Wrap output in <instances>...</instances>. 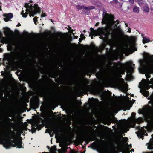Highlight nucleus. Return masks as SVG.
I'll list each match as a JSON object with an SVG mask.
<instances>
[{
    "label": "nucleus",
    "mask_w": 153,
    "mask_h": 153,
    "mask_svg": "<svg viewBox=\"0 0 153 153\" xmlns=\"http://www.w3.org/2000/svg\"><path fill=\"white\" fill-rule=\"evenodd\" d=\"M28 8L29 9L30 12L31 13L34 12L35 11H38L39 9H41L40 7L36 4H34V6L30 4Z\"/></svg>",
    "instance_id": "6"
},
{
    "label": "nucleus",
    "mask_w": 153,
    "mask_h": 153,
    "mask_svg": "<svg viewBox=\"0 0 153 153\" xmlns=\"http://www.w3.org/2000/svg\"><path fill=\"white\" fill-rule=\"evenodd\" d=\"M139 62L140 65L145 66L144 62L143 61L139 60Z\"/></svg>",
    "instance_id": "31"
},
{
    "label": "nucleus",
    "mask_w": 153,
    "mask_h": 153,
    "mask_svg": "<svg viewBox=\"0 0 153 153\" xmlns=\"http://www.w3.org/2000/svg\"><path fill=\"white\" fill-rule=\"evenodd\" d=\"M76 8L79 10L82 9H85L87 11H89V10H92L95 8L94 6H90L87 7H85L84 5H77L76 6Z\"/></svg>",
    "instance_id": "7"
},
{
    "label": "nucleus",
    "mask_w": 153,
    "mask_h": 153,
    "mask_svg": "<svg viewBox=\"0 0 153 153\" xmlns=\"http://www.w3.org/2000/svg\"><path fill=\"white\" fill-rule=\"evenodd\" d=\"M90 35L94 36H97V31L96 30H94L93 28H90Z\"/></svg>",
    "instance_id": "11"
},
{
    "label": "nucleus",
    "mask_w": 153,
    "mask_h": 153,
    "mask_svg": "<svg viewBox=\"0 0 153 153\" xmlns=\"http://www.w3.org/2000/svg\"><path fill=\"white\" fill-rule=\"evenodd\" d=\"M41 73H42V74H43V71H41Z\"/></svg>",
    "instance_id": "63"
},
{
    "label": "nucleus",
    "mask_w": 153,
    "mask_h": 153,
    "mask_svg": "<svg viewBox=\"0 0 153 153\" xmlns=\"http://www.w3.org/2000/svg\"><path fill=\"white\" fill-rule=\"evenodd\" d=\"M30 3H32V2H33V1H31H31H30Z\"/></svg>",
    "instance_id": "64"
},
{
    "label": "nucleus",
    "mask_w": 153,
    "mask_h": 153,
    "mask_svg": "<svg viewBox=\"0 0 153 153\" xmlns=\"http://www.w3.org/2000/svg\"><path fill=\"white\" fill-rule=\"evenodd\" d=\"M70 153H76L74 151H71Z\"/></svg>",
    "instance_id": "54"
},
{
    "label": "nucleus",
    "mask_w": 153,
    "mask_h": 153,
    "mask_svg": "<svg viewBox=\"0 0 153 153\" xmlns=\"http://www.w3.org/2000/svg\"><path fill=\"white\" fill-rule=\"evenodd\" d=\"M22 142L20 140H18L17 142V143L16 144V146H18V147L19 148H22Z\"/></svg>",
    "instance_id": "23"
},
{
    "label": "nucleus",
    "mask_w": 153,
    "mask_h": 153,
    "mask_svg": "<svg viewBox=\"0 0 153 153\" xmlns=\"http://www.w3.org/2000/svg\"><path fill=\"white\" fill-rule=\"evenodd\" d=\"M150 56L151 57L153 58H149L147 53H146L145 58L147 60L149 64V69L151 72H153V55L151 56L150 55Z\"/></svg>",
    "instance_id": "3"
},
{
    "label": "nucleus",
    "mask_w": 153,
    "mask_h": 153,
    "mask_svg": "<svg viewBox=\"0 0 153 153\" xmlns=\"http://www.w3.org/2000/svg\"><path fill=\"white\" fill-rule=\"evenodd\" d=\"M82 40V38H80L79 39V42H81Z\"/></svg>",
    "instance_id": "52"
},
{
    "label": "nucleus",
    "mask_w": 153,
    "mask_h": 153,
    "mask_svg": "<svg viewBox=\"0 0 153 153\" xmlns=\"http://www.w3.org/2000/svg\"><path fill=\"white\" fill-rule=\"evenodd\" d=\"M57 92L54 89H51L48 91L46 94L45 96L47 97H53L57 95Z\"/></svg>",
    "instance_id": "5"
},
{
    "label": "nucleus",
    "mask_w": 153,
    "mask_h": 153,
    "mask_svg": "<svg viewBox=\"0 0 153 153\" xmlns=\"http://www.w3.org/2000/svg\"><path fill=\"white\" fill-rule=\"evenodd\" d=\"M63 129L61 127L56 126L54 127L52 131H53V133L57 134L59 132H61Z\"/></svg>",
    "instance_id": "8"
},
{
    "label": "nucleus",
    "mask_w": 153,
    "mask_h": 153,
    "mask_svg": "<svg viewBox=\"0 0 153 153\" xmlns=\"http://www.w3.org/2000/svg\"><path fill=\"white\" fill-rule=\"evenodd\" d=\"M85 75H86L88 76L91 73V71L89 70H86L85 72Z\"/></svg>",
    "instance_id": "27"
},
{
    "label": "nucleus",
    "mask_w": 153,
    "mask_h": 153,
    "mask_svg": "<svg viewBox=\"0 0 153 153\" xmlns=\"http://www.w3.org/2000/svg\"><path fill=\"white\" fill-rule=\"evenodd\" d=\"M118 2L117 0H114L110 2V4L112 5H114V4H117Z\"/></svg>",
    "instance_id": "30"
},
{
    "label": "nucleus",
    "mask_w": 153,
    "mask_h": 153,
    "mask_svg": "<svg viewBox=\"0 0 153 153\" xmlns=\"http://www.w3.org/2000/svg\"><path fill=\"white\" fill-rule=\"evenodd\" d=\"M38 11H35V12H33V13H31L30 14V16H32L33 17L35 15H36L37 13H40V11H41V9H38Z\"/></svg>",
    "instance_id": "22"
},
{
    "label": "nucleus",
    "mask_w": 153,
    "mask_h": 153,
    "mask_svg": "<svg viewBox=\"0 0 153 153\" xmlns=\"http://www.w3.org/2000/svg\"><path fill=\"white\" fill-rule=\"evenodd\" d=\"M47 16V15L45 13H42L41 15L42 17H45Z\"/></svg>",
    "instance_id": "43"
},
{
    "label": "nucleus",
    "mask_w": 153,
    "mask_h": 153,
    "mask_svg": "<svg viewBox=\"0 0 153 153\" xmlns=\"http://www.w3.org/2000/svg\"><path fill=\"white\" fill-rule=\"evenodd\" d=\"M5 15L8 18L7 21H9L10 19H11L13 16V15L12 13H9L7 14H5Z\"/></svg>",
    "instance_id": "20"
},
{
    "label": "nucleus",
    "mask_w": 153,
    "mask_h": 153,
    "mask_svg": "<svg viewBox=\"0 0 153 153\" xmlns=\"http://www.w3.org/2000/svg\"><path fill=\"white\" fill-rule=\"evenodd\" d=\"M128 32H131V29L130 28H129L128 30Z\"/></svg>",
    "instance_id": "57"
},
{
    "label": "nucleus",
    "mask_w": 153,
    "mask_h": 153,
    "mask_svg": "<svg viewBox=\"0 0 153 153\" xmlns=\"http://www.w3.org/2000/svg\"><path fill=\"white\" fill-rule=\"evenodd\" d=\"M150 40L149 39L147 38L146 37H143V44H145L146 43H148L150 42Z\"/></svg>",
    "instance_id": "19"
},
{
    "label": "nucleus",
    "mask_w": 153,
    "mask_h": 153,
    "mask_svg": "<svg viewBox=\"0 0 153 153\" xmlns=\"http://www.w3.org/2000/svg\"><path fill=\"white\" fill-rule=\"evenodd\" d=\"M6 121L8 120L9 121H11V119L10 118H9L7 117L6 118Z\"/></svg>",
    "instance_id": "48"
},
{
    "label": "nucleus",
    "mask_w": 153,
    "mask_h": 153,
    "mask_svg": "<svg viewBox=\"0 0 153 153\" xmlns=\"http://www.w3.org/2000/svg\"><path fill=\"white\" fill-rule=\"evenodd\" d=\"M83 32L85 33L86 32V30H84Z\"/></svg>",
    "instance_id": "62"
},
{
    "label": "nucleus",
    "mask_w": 153,
    "mask_h": 153,
    "mask_svg": "<svg viewBox=\"0 0 153 153\" xmlns=\"http://www.w3.org/2000/svg\"><path fill=\"white\" fill-rule=\"evenodd\" d=\"M8 134L7 138L0 136V144H3L4 146L7 149L11 146H16V144L19 140L16 139L15 132L11 131L10 133Z\"/></svg>",
    "instance_id": "1"
},
{
    "label": "nucleus",
    "mask_w": 153,
    "mask_h": 153,
    "mask_svg": "<svg viewBox=\"0 0 153 153\" xmlns=\"http://www.w3.org/2000/svg\"><path fill=\"white\" fill-rule=\"evenodd\" d=\"M133 11L135 13L138 14L139 12V8L137 6H134Z\"/></svg>",
    "instance_id": "18"
},
{
    "label": "nucleus",
    "mask_w": 153,
    "mask_h": 153,
    "mask_svg": "<svg viewBox=\"0 0 153 153\" xmlns=\"http://www.w3.org/2000/svg\"><path fill=\"white\" fill-rule=\"evenodd\" d=\"M118 120L114 117L111 119V121L112 123H114L116 121H118Z\"/></svg>",
    "instance_id": "26"
},
{
    "label": "nucleus",
    "mask_w": 153,
    "mask_h": 153,
    "mask_svg": "<svg viewBox=\"0 0 153 153\" xmlns=\"http://www.w3.org/2000/svg\"><path fill=\"white\" fill-rule=\"evenodd\" d=\"M151 102H152V105L153 106V98L151 99V101H149L148 103H150Z\"/></svg>",
    "instance_id": "44"
},
{
    "label": "nucleus",
    "mask_w": 153,
    "mask_h": 153,
    "mask_svg": "<svg viewBox=\"0 0 153 153\" xmlns=\"http://www.w3.org/2000/svg\"><path fill=\"white\" fill-rule=\"evenodd\" d=\"M85 38V36H83V39H84Z\"/></svg>",
    "instance_id": "59"
},
{
    "label": "nucleus",
    "mask_w": 153,
    "mask_h": 153,
    "mask_svg": "<svg viewBox=\"0 0 153 153\" xmlns=\"http://www.w3.org/2000/svg\"><path fill=\"white\" fill-rule=\"evenodd\" d=\"M102 16L103 18L102 19V22L104 24H107L110 23H112L116 27L117 29H120V25L117 26V25L119 24V21L117 20L115 21L114 20V16L112 14H109L107 13L106 12H103Z\"/></svg>",
    "instance_id": "2"
},
{
    "label": "nucleus",
    "mask_w": 153,
    "mask_h": 153,
    "mask_svg": "<svg viewBox=\"0 0 153 153\" xmlns=\"http://www.w3.org/2000/svg\"><path fill=\"white\" fill-rule=\"evenodd\" d=\"M122 64L120 61H118L117 62H114V65L115 67L117 69H119L121 67H120V65Z\"/></svg>",
    "instance_id": "16"
},
{
    "label": "nucleus",
    "mask_w": 153,
    "mask_h": 153,
    "mask_svg": "<svg viewBox=\"0 0 153 153\" xmlns=\"http://www.w3.org/2000/svg\"><path fill=\"white\" fill-rule=\"evenodd\" d=\"M42 127V124H39L38 126L36 128H37V130L38 129V130H40Z\"/></svg>",
    "instance_id": "32"
},
{
    "label": "nucleus",
    "mask_w": 153,
    "mask_h": 153,
    "mask_svg": "<svg viewBox=\"0 0 153 153\" xmlns=\"http://www.w3.org/2000/svg\"><path fill=\"white\" fill-rule=\"evenodd\" d=\"M145 76L146 79L149 78L151 77V75L150 74H145Z\"/></svg>",
    "instance_id": "37"
},
{
    "label": "nucleus",
    "mask_w": 153,
    "mask_h": 153,
    "mask_svg": "<svg viewBox=\"0 0 153 153\" xmlns=\"http://www.w3.org/2000/svg\"><path fill=\"white\" fill-rule=\"evenodd\" d=\"M4 32L6 36H10L13 33V32L7 27L4 28Z\"/></svg>",
    "instance_id": "9"
},
{
    "label": "nucleus",
    "mask_w": 153,
    "mask_h": 153,
    "mask_svg": "<svg viewBox=\"0 0 153 153\" xmlns=\"http://www.w3.org/2000/svg\"><path fill=\"white\" fill-rule=\"evenodd\" d=\"M39 124L37 123V122H36V123H35L34 124H33V126H35V127H36V128L38 126Z\"/></svg>",
    "instance_id": "42"
},
{
    "label": "nucleus",
    "mask_w": 153,
    "mask_h": 153,
    "mask_svg": "<svg viewBox=\"0 0 153 153\" xmlns=\"http://www.w3.org/2000/svg\"><path fill=\"white\" fill-rule=\"evenodd\" d=\"M37 130V128H32L31 132L33 133H35L36 132Z\"/></svg>",
    "instance_id": "36"
},
{
    "label": "nucleus",
    "mask_w": 153,
    "mask_h": 153,
    "mask_svg": "<svg viewBox=\"0 0 153 153\" xmlns=\"http://www.w3.org/2000/svg\"><path fill=\"white\" fill-rule=\"evenodd\" d=\"M126 145L128 146V147L130 149H131V148L132 147L131 145H128V144L127 143L126 144Z\"/></svg>",
    "instance_id": "47"
},
{
    "label": "nucleus",
    "mask_w": 153,
    "mask_h": 153,
    "mask_svg": "<svg viewBox=\"0 0 153 153\" xmlns=\"http://www.w3.org/2000/svg\"><path fill=\"white\" fill-rule=\"evenodd\" d=\"M126 65L127 66L131 68H133L132 65L135 66V64H133L132 63L128 62L126 63Z\"/></svg>",
    "instance_id": "24"
},
{
    "label": "nucleus",
    "mask_w": 153,
    "mask_h": 153,
    "mask_svg": "<svg viewBox=\"0 0 153 153\" xmlns=\"http://www.w3.org/2000/svg\"><path fill=\"white\" fill-rule=\"evenodd\" d=\"M58 76L57 72L56 71H53L51 74L50 77L52 78H56Z\"/></svg>",
    "instance_id": "13"
},
{
    "label": "nucleus",
    "mask_w": 153,
    "mask_h": 153,
    "mask_svg": "<svg viewBox=\"0 0 153 153\" xmlns=\"http://www.w3.org/2000/svg\"><path fill=\"white\" fill-rule=\"evenodd\" d=\"M122 153H130V152L128 151H125L123 152Z\"/></svg>",
    "instance_id": "51"
},
{
    "label": "nucleus",
    "mask_w": 153,
    "mask_h": 153,
    "mask_svg": "<svg viewBox=\"0 0 153 153\" xmlns=\"http://www.w3.org/2000/svg\"><path fill=\"white\" fill-rule=\"evenodd\" d=\"M89 86L88 85H86L82 88V89L85 91H87L89 89Z\"/></svg>",
    "instance_id": "25"
},
{
    "label": "nucleus",
    "mask_w": 153,
    "mask_h": 153,
    "mask_svg": "<svg viewBox=\"0 0 153 153\" xmlns=\"http://www.w3.org/2000/svg\"><path fill=\"white\" fill-rule=\"evenodd\" d=\"M146 92H147V91H145V92H143V93H142L143 95H145V94H145V93H146Z\"/></svg>",
    "instance_id": "55"
},
{
    "label": "nucleus",
    "mask_w": 153,
    "mask_h": 153,
    "mask_svg": "<svg viewBox=\"0 0 153 153\" xmlns=\"http://www.w3.org/2000/svg\"><path fill=\"white\" fill-rule=\"evenodd\" d=\"M37 18H38L37 17H35L33 18V20L34 21V23L35 24H36V22L37 21Z\"/></svg>",
    "instance_id": "39"
},
{
    "label": "nucleus",
    "mask_w": 153,
    "mask_h": 153,
    "mask_svg": "<svg viewBox=\"0 0 153 153\" xmlns=\"http://www.w3.org/2000/svg\"><path fill=\"white\" fill-rule=\"evenodd\" d=\"M51 149L53 150H55L56 149V147L55 146H53L51 147Z\"/></svg>",
    "instance_id": "49"
},
{
    "label": "nucleus",
    "mask_w": 153,
    "mask_h": 153,
    "mask_svg": "<svg viewBox=\"0 0 153 153\" xmlns=\"http://www.w3.org/2000/svg\"><path fill=\"white\" fill-rule=\"evenodd\" d=\"M97 75L99 76H100L101 75V73L100 71L97 72L96 73Z\"/></svg>",
    "instance_id": "45"
},
{
    "label": "nucleus",
    "mask_w": 153,
    "mask_h": 153,
    "mask_svg": "<svg viewBox=\"0 0 153 153\" xmlns=\"http://www.w3.org/2000/svg\"><path fill=\"white\" fill-rule=\"evenodd\" d=\"M88 47L89 49L92 50H94L97 48L93 43H92Z\"/></svg>",
    "instance_id": "15"
},
{
    "label": "nucleus",
    "mask_w": 153,
    "mask_h": 153,
    "mask_svg": "<svg viewBox=\"0 0 153 153\" xmlns=\"http://www.w3.org/2000/svg\"><path fill=\"white\" fill-rule=\"evenodd\" d=\"M143 132H143L142 131H139L138 134L137 135L139 137H140L142 139H143V135L145 134V133L146 132V131L144 130Z\"/></svg>",
    "instance_id": "14"
},
{
    "label": "nucleus",
    "mask_w": 153,
    "mask_h": 153,
    "mask_svg": "<svg viewBox=\"0 0 153 153\" xmlns=\"http://www.w3.org/2000/svg\"><path fill=\"white\" fill-rule=\"evenodd\" d=\"M91 75H92V74H91H91H89V75H88V76H91Z\"/></svg>",
    "instance_id": "60"
},
{
    "label": "nucleus",
    "mask_w": 153,
    "mask_h": 153,
    "mask_svg": "<svg viewBox=\"0 0 153 153\" xmlns=\"http://www.w3.org/2000/svg\"><path fill=\"white\" fill-rule=\"evenodd\" d=\"M147 81L149 84H153V78L151 79L150 81H149L148 79H147Z\"/></svg>",
    "instance_id": "34"
},
{
    "label": "nucleus",
    "mask_w": 153,
    "mask_h": 153,
    "mask_svg": "<svg viewBox=\"0 0 153 153\" xmlns=\"http://www.w3.org/2000/svg\"><path fill=\"white\" fill-rule=\"evenodd\" d=\"M70 43H71L70 42H66L64 44V46L65 47H67L69 46V45Z\"/></svg>",
    "instance_id": "33"
},
{
    "label": "nucleus",
    "mask_w": 153,
    "mask_h": 153,
    "mask_svg": "<svg viewBox=\"0 0 153 153\" xmlns=\"http://www.w3.org/2000/svg\"><path fill=\"white\" fill-rule=\"evenodd\" d=\"M21 25L19 23V24L16 25L17 27H19V26H21Z\"/></svg>",
    "instance_id": "53"
},
{
    "label": "nucleus",
    "mask_w": 153,
    "mask_h": 153,
    "mask_svg": "<svg viewBox=\"0 0 153 153\" xmlns=\"http://www.w3.org/2000/svg\"><path fill=\"white\" fill-rule=\"evenodd\" d=\"M26 12L25 13H24V11L23 10H22L21 13V14L22 15V17L24 18H26L27 16V15L29 13L28 12H30V10L28 8H26Z\"/></svg>",
    "instance_id": "12"
},
{
    "label": "nucleus",
    "mask_w": 153,
    "mask_h": 153,
    "mask_svg": "<svg viewBox=\"0 0 153 153\" xmlns=\"http://www.w3.org/2000/svg\"><path fill=\"white\" fill-rule=\"evenodd\" d=\"M128 1L130 4H132L134 3V0H129Z\"/></svg>",
    "instance_id": "38"
},
{
    "label": "nucleus",
    "mask_w": 153,
    "mask_h": 153,
    "mask_svg": "<svg viewBox=\"0 0 153 153\" xmlns=\"http://www.w3.org/2000/svg\"><path fill=\"white\" fill-rule=\"evenodd\" d=\"M143 9L144 11L146 12H149V8L147 4H146L145 6H143Z\"/></svg>",
    "instance_id": "17"
},
{
    "label": "nucleus",
    "mask_w": 153,
    "mask_h": 153,
    "mask_svg": "<svg viewBox=\"0 0 153 153\" xmlns=\"http://www.w3.org/2000/svg\"><path fill=\"white\" fill-rule=\"evenodd\" d=\"M80 139L82 141L85 140L87 143H88L90 141L95 140L97 139V138L95 135L92 134L90 137L83 136L82 137H80Z\"/></svg>",
    "instance_id": "4"
},
{
    "label": "nucleus",
    "mask_w": 153,
    "mask_h": 153,
    "mask_svg": "<svg viewBox=\"0 0 153 153\" xmlns=\"http://www.w3.org/2000/svg\"><path fill=\"white\" fill-rule=\"evenodd\" d=\"M98 143L97 142H94L92 143V145L93 147H96L98 146Z\"/></svg>",
    "instance_id": "29"
},
{
    "label": "nucleus",
    "mask_w": 153,
    "mask_h": 153,
    "mask_svg": "<svg viewBox=\"0 0 153 153\" xmlns=\"http://www.w3.org/2000/svg\"><path fill=\"white\" fill-rule=\"evenodd\" d=\"M1 42L2 43H4V42H3V40H2L1 41Z\"/></svg>",
    "instance_id": "61"
},
{
    "label": "nucleus",
    "mask_w": 153,
    "mask_h": 153,
    "mask_svg": "<svg viewBox=\"0 0 153 153\" xmlns=\"http://www.w3.org/2000/svg\"><path fill=\"white\" fill-rule=\"evenodd\" d=\"M131 151H133V152H134V149H131Z\"/></svg>",
    "instance_id": "58"
},
{
    "label": "nucleus",
    "mask_w": 153,
    "mask_h": 153,
    "mask_svg": "<svg viewBox=\"0 0 153 153\" xmlns=\"http://www.w3.org/2000/svg\"><path fill=\"white\" fill-rule=\"evenodd\" d=\"M4 17H5V18L4 19V20L5 22L8 21H7V20L8 19V18L5 15V14L4 15Z\"/></svg>",
    "instance_id": "41"
},
{
    "label": "nucleus",
    "mask_w": 153,
    "mask_h": 153,
    "mask_svg": "<svg viewBox=\"0 0 153 153\" xmlns=\"http://www.w3.org/2000/svg\"><path fill=\"white\" fill-rule=\"evenodd\" d=\"M99 22H97V23H96V24H95V26H98L99 25Z\"/></svg>",
    "instance_id": "50"
},
{
    "label": "nucleus",
    "mask_w": 153,
    "mask_h": 153,
    "mask_svg": "<svg viewBox=\"0 0 153 153\" xmlns=\"http://www.w3.org/2000/svg\"><path fill=\"white\" fill-rule=\"evenodd\" d=\"M29 3H25V4L24 7L26 8H28L30 6L29 5Z\"/></svg>",
    "instance_id": "40"
},
{
    "label": "nucleus",
    "mask_w": 153,
    "mask_h": 153,
    "mask_svg": "<svg viewBox=\"0 0 153 153\" xmlns=\"http://www.w3.org/2000/svg\"><path fill=\"white\" fill-rule=\"evenodd\" d=\"M85 10H86L85 9H83V10H82V13H86V11H85Z\"/></svg>",
    "instance_id": "46"
},
{
    "label": "nucleus",
    "mask_w": 153,
    "mask_h": 153,
    "mask_svg": "<svg viewBox=\"0 0 153 153\" xmlns=\"http://www.w3.org/2000/svg\"><path fill=\"white\" fill-rule=\"evenodd\" d=\"M151 136L152 138V139H151L150 140V142L146 144V145H148V149H153V134L151 135Z\"/></svg>",
    "instance_id": "10"
},
{
    "label": "nucleus",
    "mask_w": 153,
    "mask_h": 153,
    "mask_svg": "<svg viewBox=\"0 0 153 153\" xmlns=\"http://www.w3.org/2000/svg\"><path fill=\"white\" fill-rule=\"evenodd\" d=\"M77 38H78L77 36H74V39H77Z\"/></svg>",
    "instance_id": "56"
},
{
    "label": "nucleus",
    "mask_w": 153,
    "mask_h": 153,
    "mask_svg": "<svg viewBox=\"0 0 153 153\" xmlns=\"http://www.w3.org/2000/svg\"><path fill=\"white\" fill-rule=\"evenodd\" d=\"M135 115L136 113L134 112H132L131 114V116L134 119H135Z\"/></svg>",
    "instance_id": "35"
},
{
    "label": "nucleus",
    "mask_w": 153,
    "mask_h": 153,
    "mask_svg": "<svg viewBox=\"0 0 153 153\" xmlns=\"http://www.w3.org/2000/svg\"><path fill=\"white\" fill-rule=\"evenodd\" d=\"M137 2L140 6H142L144 4L143 0H137Z\"/></svg>",
    "instance_id": "21"
},
{
    "label": "nucleus",
    "mask_w": 153,
    "mask_h": 153,
    "mask_svg": "<svg viewBox=\"0 0 153 153\" xmlns=\"http://www.w3.org/2000/svg\"><path fill=\"white\" fill-rule=\"evenodd\" d=\"M10 59V56L7 55L6 56L4 57V60H7V61H8Z\"/></svg>",
    "instance_id": "28"
}]
</instances>
